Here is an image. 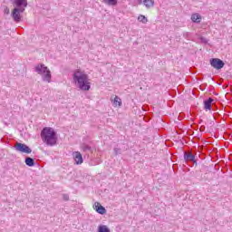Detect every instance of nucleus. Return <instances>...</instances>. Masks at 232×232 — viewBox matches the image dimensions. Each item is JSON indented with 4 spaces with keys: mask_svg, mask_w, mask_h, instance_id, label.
Wrapping results in <instances>:
<instances>
[{
    "mask_svg": "<svg viewBox=\"0 0 232 232\" xmlns=\"http://www.w3.org/2000/svg\"><path fill=\"white\" fill-rule=\"evenodd\" d=\"M72 79L77 86L82 92H90V79H88V74L81 70H76L73 72Z\"/></svg>",
    "mask_w": 232,
    "mask_h": 232,
    "instance_id": "nucleus-1",
    "label": "nucleus"
},
{
    "mask_svg": "<svg viewBox=\"0 0 232 232\" xmlns=\"http://www.w3.org/2000/svg\"><path fill=\"white\" fill-rule=\"evenodd\" d=\"M41 139L46 146L57 144V132L52 127H44L41 131Z\"/></svg>",
    "mask_w": 232,
    "mask_h": 232,
    "instance_id": "nucleus-2",
    "label": "nucleus"
},
{
    "mask_svg": "<svg viewBox=\"0 0 232 232\" xmlns=\"http://www.w3.org/2000/svg\"><path fill=\"white\" fill-rule=\"evenodd\" d=\"M36 73L43 75L42 79L45 82H50L52 81V72L48 70V67L43 63L38 64L34 68Z\"/></svg>",
    "mask_w": 232,
    "mask_h": 232,
    "instance_id": "nucleus-3",
    "label": "nucleus"
},
{
    "mask_svg": "<svg viewBox=\"0 0 232 232\" xmlns=\"http://www.w3.org/2000/svg\"><path fill=\"white\" fill-rule=\"evenodd\" d=\"M26 9L21 7H14L11 13V17L14 23H21V14H23Z\"/></svg>",
    "mask_w": 232,
    "mask_h": 232,
    "instance_id": "nucleus-4",
    "label": "nucleus"
},
{
    "mask_svg": "<svg viewBox=\"0 0 232 232\" xmlns=\"http://www.w3.org/2000/svg\"><path fill=\"white\" fill-rule=\"evenodd\" d=\"M14 150L16 151H19L20 153H26L27 155H30V153H32V149H30L28 145L24 143L16 142V144L14 145Z\"/></svg>",
    "mask_w": 232,
    "mask_h": 232,
    "instance_id": "nucleus-5",
    "label": "nucleus"
},
{
    "mask_svg": "<svg viewBox=\"0 0 232 232\" xmlns=\"http://www.w3.org/2000/svg\"><path fill=\"white\" fill-rule=\"evenodd\" d=\"M226 63H224V61L218 59V58H212L210 59V65L212 68H215V70H222L224 68Z\"/></svg>",
    "mask_w": 232,
    "mask_h": 232,
    "instance_id": "nucleus-6",
    "label": "nucleus"
},
{
    "mask_svg": "<svg viewBox=\"0 0 232 232\" xmlns=\"http://www.w3.org/2000/svg\"><path fill=\"white\" fill-rule=\"evenodd\" d=\"M12 5L14 8H24L26 9L28 6V0H11Z\"/></svg>",
    "mask_w": 232,
    "mask_h": 232,
    "instance_id": "nucleus-7",
    "label": "nucleus"
},
{
    "mask_svg": "<svg viewBox=\"0 0 232 232\" xmlns=\"http://www.w3.org/2000/svg\"><path fill=\"white\" fill-rule=\"evenodd\" d=\"M72 156H73L75 164L81 165L82 164V162H84V160L82 159V154H81V152L75 151L72 153Z\"/></svg>",
    "mask_w": 232,
    "mask_h": 232,
    "instance_id": "nucleus-8",
    "label": "nucleus"
},
{
    "mask_svg": "<svg viewBox=\"0 0 232 232\" xmlns=\"http://www.w3.org/2000/svg\"><path fill=\"white\" fill-rule=\"evenodd\" d=\"M93 208L100 215H106V208L101 205L99 202H95L93 205Z\"/></svg>",
    "mask_w": 232,
    "mask_h": 232,
    "instance_id": "nucleus-9",
    "label": "nucleus"
},
{
    "mask_svg": "<svg viewBox=\"0 0 232 232\" xmlns=\"http://www.w3.org/2000/svg\"><path fill=\"white\" fill-rule=\"evenodd\" d=\"M184 160L185 162H194V164H197L195 155H193L191 152H184Z\"/></svg>",
    "mask_w": 232,
    "mask_h": 232,
    "instance_id": "nucleus-10",
    "label": "nucleus"
},
{
    "mask_svg": "<svg viewBox=\"0 0 232 232\" xmlns=\"http://www.w3.org/2000/svg\"><path fill=\"white\" fill-rule=\"evenodd\" d=\"M204 109L206 110V111H211V105L213 104V102H215V100L211 97H209L208 99L205 100L204 102Z\"/></svg>",
    "mask_w": 232,
    "mask_h": 232,
    "instance_id": "nucleus-11",
    "label": "nucleus"
},
{
    "mask_svg": "<svg viewBox=\"0 0 232 232\" xmlns=\"http://www.w3.org/2000/svg\"><path fill=\"white\" fill-rule=\"evenodd\" d=\"M142 5H144V6H146L148 9L153 8V6H155V1H153V0H143Z\"/></svg>",
    "mask_w": 232,
    "mask_h": 232,
    "instance_id": "nucleus-12",
    "label": "nucleus"
},
{
    "mask_svg": "<svg viewBox=\"0 0 232 232\" xmlns=\"http://www.w3.org/2000/svg\"><path fill=\"white\" fill-rule=\"evenodd\" d=\"M25 164L26 166H29V168H34L35 166V160L30 157L25 158Z\"/></svg>",
    "mask_w": 232,
    "mask_h": 232,
    "instance_id": "nucleus-13",
    "label": "nucleus"
},
{
    "mask_svg": "<svg viewBox=\"0 0 232 232\" xmlns=\"http://www.w3.org/2000/svg\"><path fill=\"white\" fill-rule=\"evenodd\" d=\"M98 232H111L110 228L106 225H100L98 227Z\"/></svg>",
    "mask_w": 232,
    "mask_h": 232,
    "instance_id": "nucleus-14",
    "label": "nucleus"
},
{
    "mask_svg": "<svg viewBox=\"0 0 232 232\" xmlns=\"http://www.w3.org/2000/svg\"><path fill=\"white\" fill-rule=\"evenodd\" d=\"M191 21L193 23H200V14H194L191 15Z\"/></svg>",
    "mask_w": 232,
    "mask_h": 232,
    "instance_id": "nucleus-15",
    "label": "nucleus"
},
{
    "mask_svg": "<svg viewBox=\"0 0 232 232\" xmlns=\"http://www.w3.org/2000/svg\"><path fill=\"white\" fill-rule=\"evenodd\" d=\"M103 3L109 6H116L117 0H103Z\"/></svg>",
    "mask_w": 232,
    "mask_h": 232,
    "instance_id": "nucleus-16",
    "label": "nucleus"
},
{
    "mask_svg": "<svg viewBox=\"0 0 232 232\" xmlns=\"http://www.w3.org/2000/svg\"><path fill=\"white\" fill-rule=\"evenodd\" d=\"M114 106H122V101L119 96H115L114 101H113Z\"/></svg>",
    "mask_w": 232,
    "mask_h": 232,
    "instance_id": "nucleus-17",
    "label": "nucleus"
},
{
    "mask_svg": "<svg viewBox=\"0 0 232 232\" xmlns=\"http://www.w3.org/2000/svg\"><path fill=\"white\" fill-rule=\"evenodd\" d=\"M82 151H85V153L88 151H90L92 153V147L86 143H83L82 145Z\"/></svg>",
    "mask_w": 232,
    "mask_h": 232,
    "instance_id": "nucleus-18",
    "label": "nucleus"
},
{
    "mask_svg": "<svg viewBox=\"0 0 232 232\" xmlns=\"http://www.w3.org/2000/svg\"><path fill=\"white\" fill-rule=\"evenodd\" d=\"M138 21H140V23H142L143 24H146V23H148V18H146L145 15L140 14L138 17Z\"/></svg>",
    "mask_w": 232,
    "mask_h": 232,
    "instance_id": "nucleus-19",
    "label": "nucleus"
},
{
    "mask_svg": "<svg viewBox=\"0 0 232 232\" xmlns=\"http://www.w3.org/2000/svg\"><path fill=\"white\" fill-rule=\"evenodd\" d=\"M114 153H115V155H121V148H114Z\"/></svg>",
    "mask_w": 232,
    "mask_h": 232,
    "instance_id": "nucleus-20",
    "label": "nucleus"
},
{
    "mask_svg": "<svg viewBox=\"0 0 232 232\" xmlns=\"http://www.w3.org/2000/svg\"><path fill=\"white\" fill-rule=\"evenodd\" d=\"M200 41L201 43H203L204 44H208V38L204 37V36H201L200 37Z\"/></svg>",
    "mask_w": 232,
    "mask_h": 232,
    "instance_id": "nucleus-21",
    "label": "nucleus"
},
{
    "mask_svg": "<svg viewBox=\"0 0 232 232\" xmlns=\"http://www.w3.org/2000/svg\"><path fill=\"white\" fill-rule=\"evenodd\" d=\"M4 14H5L6 15H8V14H10V8L5 7V8L4 9Z\"/></svg>",
    "mask_w": 232,
    "mask_h": 232,
    "instance_id": "nucleus-22",
    "label": "nucleus"
},
{
    "mask_svg": "<svg viewBox=\"0 0 232 232\" xmlns=\"http://www.w3.org/2000/svg\"><path fill=\"white\" fill-rule=\"evenodd\" d=\"M63 200H69L70 196H68L67 194H63Z\"/></svg>",
    "mask_w": 232,
    "mask_h": 232,
    "instance_id": "nucleus-23",
    "label": "nucleus"
},
{
    "mask_svg": "<svg viewBox=\"0 0 232 232\" xmlns=\"http://www.w3.org/2000/svg\"><path fill=\"white\" fill-rule=\"evenodd\" d=\"M183 37H184L185 39H188V38H189V33H184V34H183Z\"/></svg>",
    "mask_w": 232,
    "mask_h": 232,
    "instance_id": "nucleus-24",
    "label": "nucleus"
},
{
    "mask_svg": "<svg viewBox=\"0 0 232 232\" xmlns=\"http://www.w3.org/2000/svg\"><path fill=\"white\" fill-rule=\"evenodd\" d=\"M204 130H206V126H201V127L199 128V130H200V131H204Z\"/></svg>",
    "mask_w": 232,
    "mask_h": 232,
    "instance_id": "nucleus-25",
    "label": "nucleus"
},
{
    "mask_svg": "<svg viewBox=\"0 0 232 232\" xmlns=\"http://www.w3.org/2000/svg\"><path fill=\"white\" fill-rule=\"evenodd\" d=\"M137 5H142V0H136Z\"/></svg>",
    "mask_w": 232,
    "mask_h": 232,
    "instance_id": "nucleus-26",
    "label": "nucleus"
}]
</instances>
